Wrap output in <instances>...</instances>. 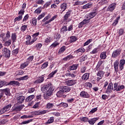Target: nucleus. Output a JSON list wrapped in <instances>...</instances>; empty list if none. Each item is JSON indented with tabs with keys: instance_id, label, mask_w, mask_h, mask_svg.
Returning a JSON list of instances; mask_svg holds the SVG:
<instances>
[{
	"instance_id": "nucleus-7",
	"label": "nucleus",
	"mask_w": 125,
	"mask_h": 125,
	"mask_svg": "<svg viewBox=\"0 0 125 125\" xmlns=\"http://www.w3.org/2000/svg\"><path fill=\"white\" fill-rule=\"evenodd\" d=\"M47 110H38L35 111L34 112H32L33 116H40V115H44V114H46L47 113Z\"/></svg>"
},
{
	"instance_id": "nucleus-60",
	"label": "nucleus",
	"mask_w": 125,
	"mask_h": 125,
	"mask_svg": "<svg viewBox=\"0 0 125 125\" xmlns=\"http://www.w3.org/2000/svg\"><path fill=\"white\" fill-rule=\"evenodd\" d=\"M55 39H56L57 41H59V39H61V35H60L59 33H57L55 37Z\"/></svg>"
},
{
	"instance_id": "nucleus-37",
	"label": "nucleus",
	"mask_w": 125,
	"mask_h": 125,
	"mask_svg": "<svg viewBox=\"0 0 125 125\" xmlns=\"http://www.w3.org/2000/svg\"><path fill=\"white\" fill-rule=\"evenodd\" d=\"M65 50L66 47H65V46L62 47L59 50L58 54H61V53H63V52H64Z\"/></svg>"
},
{
	"instance_id": "nucleus-64",
	"label": "nucleus",
	"mask_w": 125,
	"mask_h": 125,
	"mask_svg": "<svg viewBox=\"0 0 125 125\" xmlns=\"http://www.w3.org/2000/svg\"><path fill=\"white\" fill-rule=\"evenodd\" d=\"M51 3H52L51 1L47 2H46V3H45V4L44 5V7H48V6H49V5H50V4H51Z\"/></svg>"
},
{
	"instance_id": "nucleus-26",
	"label": "nucleus",
	"mask_w": 125,
	"mask_h": 125,
	"mask_svg": "<svg viewBox=\"0 0 125 125\" xmlns=\"http://www.w3.org/2000/svg\"><path fill=\"white\" fill-rule=\"evenodd\" d=\"M98 118H92L88 121V123L90 125H94L96 122V121H98Z\"/></svg>"
},
{
	"instance_id": "nucleus-63",
	"label": "nucleus",
	"mask_w": 125,
	"mask_h": 125,
	"mask_svg": "<svg viewBox=\"0 0 125 125\" xmlns=\"http://www.w3.org/2000/svg\"><path fill=\"white\" fill-rule=\"evenodd\" d=\"M35 91V88H29L28 90V93H33Z\"/></svg>"
},
{
	"instance_id": "nucleus-15",
	"label": "nucleus",
	"mask_w": 125,
	"mask_h": 125,
	"mask_svg": "<svg viewBox=\"0 0 125 125\" xmlns=\"http://www.w3.org/2000/svg\"><path fill=\"white\" fill-rule=\"evenodd\" d=\"M121 54V50L119 49L114 51L112 54V58H117Z\"/></svg>"
},
{
	"instance_id": "nucleus-33",
	"label": "nucleus",
	"mask_w": 125,
	"mask_h": 125,
	"mask_svg": "<svg viewBox=\"0 0 125 125\" xmlns=\"http://www.w3.org/2000/svg\"><path fill=\"white\" fill-rule=\"evenodd\" d=\"M3 85H8V83L5 81H0V87H2Z\"/></svg>"
},
{
	"instance_id": "nucleus-44",
	"label": "nucleus",
	"mask_w": 125,
	"mask_h": 125,
	"mask_svg": "<svg viewBox=\"0 0 125 125\" xmlns=\"http://www.w3.org/2000/svg\"><path fill=\"white\" fill-rule=\"evenodd\" d=\"M18 52H19V48H17L16 49L13 50L12 51V53L13 55H17L18 54Z\"/></svg>"
},
{
	"instance_id": "nucleus-55",
	"label": "nucleus",
	"mask_w": 125,
	"mask_h": 125,
	"mask_svg": "<svg viewBox=\"0 0 125 125\" xmlns=\"http://www.w3.org/2000/svg\"><path fill=\"white\" fill-rule=\"evenodd\" d=\"M27 25H23L21 27V31H22V32H25L27 29Z\"/></svg>"
},
{
	"instance_id": "nucleus-35",
	"label": "nucleus",
	"mask_w": 125,
	"mask_h": 125,
	"mask_svg": "<svg viewBox=\"0 0 125 125\" xmlns=\"http://www.w3.org/2000/svg\"><path fill=\"white\" fill-rule=\"evenodd\" d=\"M63 91L61 90V89H60V90L57 92L56 95L58 97H62L63 96Z\"/></svg>"
},
{
	"instance_id": "nucleus-12",
	"label": "nucleus",
	"mask_w": 125,
	"mask_h": 125,
	"mask_svg": "<svg viewBox=\"0 0 125 125\" xmlns=\"http://www.w3.org/2000/svg\"><path fill=\"white\" fill-rule=\"evenodd\" d=\"M60 12L61 14L67 9V3H62L60 5Z\"/></svg>"
},
{
	"instance_id": "nucleus-28",
	"label": "nucleus",
	"mask_w": 125,
	"mask_h": 125,
	"mask_svg": "<svg viewBox=\"0 0 125 125\" xmlns=\"http://www.w3.org/2000/svg\"><path fill=\"white\" fill-rule=\"evenodd\" d=\"M11 37L13 42H16V40H17V35H16V33H12Z\"/></svg>"
},
{
	"instance_id": "nucleus-41",
	"label": "nucleus",
	"mask_w": 125,
	"mask_h": 125,
	"mask_svg": "<svg viewBox=\"0 0 125 125\" xmlns=\"http://www.w3.org/2000/svg\"><path fill=\"white\" fill-rule=\"evenodd\" d=\"M37 19H36V18L32 19L31 23L33 25V26H37Z\"/></svg>"
},
{
	"instance_id": "nucleus-57",
	"label": "nucleus",
	"mask_w": 125,
	"mask_h": 125,
	"mask_svg": "<svg viewBox=\"0 0 125 125\" xmlns=\"http://www.w3.org/2000/svg\"><path fill=\"white\" fill-rule=\"evenodd\" d=\"M85 85L86 87H89V88H91V87H92V84L89 82L86 83H85Z\"/></svg>"
},
{
	"instance_id": "nucleus-23",
	"label": "nucleus",
	"mask_w": 125,
	"mask_h": 125,
	"mask_svg": "<svg viewBox=\"0 0 125 125\" xmlns=\"http://www.w3.org/2000/svg\"><path fill=\"white\" fill-rule=\"evenodd\" d=\"M29 64H30V62H27V61L21 63L20 65V69H25V68H26V67H27V66H28Z\"/></svg>"
},
{
	"instance_id": "nucleus-27",
	"label": "nucleus",
	"mask_w": 125,
	"mask_h": 125,
	"mask_svg": "<svg viewBox=\"0 0 125 125\" xmlns=\"http://www.w3.org/2000/svg\"><path fill=\"white\" fill-rule=\"evenodd\" d=\"M104 75H105V72L103 70H99L97 73V76L100 78H103Z\"/></svg>"
},
{
	"instance_id": "nucleus-38",
	"label": "nucleus",
	"mask_w": 125,
	"mask_h": 125,
	"mask_svg": "<svg viewBox=\"0 0 125 125\" xmlns=\"http://www.w3.org/2000/svg\"><path fill=\"white\" fill-rule=\"evenodd\" d=\"M10 32L9 31H7L5 35V41H6V40H9V39H10Z\"/></svg>"
},
{
	"instance_id": "nucleus-17",
	"label": "nucleus",
	"mask_w": 125,
	"mask_h": 125,
	"mask_svg": "<svg viewBox=\"0 0 125 125\" xmlns=\"http://www.w3.org/2000/svg\"><path fill=\"white\" fill-rule=\"evenodd\" d=\"M71 16V11H68L66 13L64 16V21H66V22H68L69 21H71L70 19H68L69 17Z\"/></svg>"
},
{
	"instance_id": "nucleus-1",
	"label": "nucleus",
	"mask_w": 125,
	"mask_h": 125,
	"mask_svg": "<svg viewBox=\"0 0 125 125\" xmlns=\"http://www.w3.org/2000/svg\"><path fill=\"white\" fill-rule=\"evenodd\" d=\"M41 91L43 94L44 99L45 100L48 99L50 96L52 95L53 91H54V88L53 85L51 83L43 85L41 87Z\"/></svg>"
},
{
	"instance_id": "nucleus-49",
	"label": "nucleus",
	"mask_w": 125,
	"mask_h": 125,
	"mask_svg": "<svg viewBox=\"0 0 125 125\" xmlns=\"http://www.w3.org/2000/svg\"><path fill=\"white\" fill-rule=\"evenodd\" d=\"M22 18H23V17L19 15L18 17L15 18L14 20V21L16 22V21H20V20H22Z\"/></svg>"
},
{
	"instance_id": "nucleus-4",
	"label": "nucleus",
	"mask_w": 125,
	"mask_h": 125,
	"mask_svg": "<svg viewBox=\"0 0 125 125\" xmlns=\"http://www.w3.org/2000/svg\"><path fill=\"white\" fill-rule=\"evenodd\" d=\"M25 39L27 40L25 42V44L26 45H31V44H33V43L35 42L36 41H37V40L36 39H33L31 42H30L31 39H32V37L30 35H26Z\"/></svg>"
},
{
	"instance_id": "nucleus-50",
	"label": "nucleus",
	"mask_w": 125,
	"mask_h": 125,
	"mask_svg": "<svg viewBox=\"0 0 125 125\" xmlns=\"http://www.w3.org/2000/svg\"><path fill=\"white\" fill-rule=\"evenodd\" d=\"M54 122V117H51L50 118V119L47 121V122L46 124H52Z\"/></svg>"
},
{
	"instance_id": "nucleus-2",
	"label": "nucleus",
	"mask_w": 125,
	"mask_h": 125,
	"mask_svg": "<svg viewBox=\"0 0 125 125\" xmlns=\"http://www.w3.org/2000/svg\"><path fill=\"white\" fill-rule=\"evenodd\" d=\"M124 88H125V85H119L118 83H115L113 85V83H109L107 86L106 91V93L109 94V93H111V92H112V91L113 90L114 91L116 90V91H121V90H122V89H124Z\"/></svg>"
},
{
	"instance_id": "nucleus-16",
	"label": "nucleus",
	"mask_w": 125,
	"mask_h": 125,
	"mask_svg": "<svg viewBox=\"0 0 125 125\" xmlns=\"http://www.w3.org/2000/svg\"><path fill=\"white\" fill-rule=\"evenodd\" d=\"M125 64V60L124 59L120 60V63H119V70L120 71H123L124 70V68Z\"/></svg>"
},
{
	"instance_id": "nucleus-36",
	"label": "nucleus",
	"mask_w": 125,
	"mask_h": 125,
	"mask_svg": "<svg viewBox=\"0 0 125 125\" xmlns=\"http://www.w3.org/2000/svg\"><path fill=\"white\" fill-rule=\"evenodd\" d=\"M23 74H24V71L21 69L17 70L15 73V74L16 75V76H20L21 75H23Z\"/></svg>"
},
{
	"instance_id": "nucleus-14",
	"label": "nucleus",
	"mask_w": 125,
	"mask_h": 125,
	"mask_svg": "<svg viewBox=\"0 0 125 125\" xmlns=\"http://www.w3.org/2000/svg\"><path fill=\"white\" fill-rule=\"evenodd\" d=\"M25 97L24 96H20L17 98V105H19V104H22L23 102L25 101Z\"/></svg>"
},
{
	"instance_id": "nucleus-11",
	"label": "nucleus",
	"mask_w": 125,
	"mask_h": 125,
	"mask_svg": "<svg viewBox=\"0 0 125 125\" xmlns=\"http://www.w3.org/2000/svg\"><path fill=\"white\" fill-rule=\"evenodd\" d=\"M79 67V64H73L68 66V72H71V71H74L77 70Z\"/></svg>"
},
{
	"instance_id": "nucleus-39",
	"label": "nucleus",
	"mask_w": 125,
	"mask_h": 125,
	"mask_svg": "<svg viewBox=\"0 0 125 125\" xmlns=\"http://www.w3.org/2000/svg\"><path fill=\"white\" fill-rule=\"evenodd\" d=\"M54 106V104H53L48 103L47 104L46 107L47 109H52Z\"/></svg>"
},
{
	"instance_id": "nucleus-52",
	"label": "nucleus",
	"mask_w": 125,
	"mask_h": 125,
	"mask_svg": "<svg viewBox=\"0 0 125 125\" xmlns=\"http://www.w3.org/2000/svg\"><path fill=\"white\" fill-rule=\"evenodd\" d=\"M68 104L66 103H61L60 107H64V108H67L68 107Z\"/></svg>"
},
{
	"instance_id": "nucleus-62",
	"label": "nucleus",
	"mask_w": 125,
	"mask_h": 125,
	"mask_svg": "<svg viewBox=\"0 0 125 125\" xmlns=\"http://www.w3.org/2000/svg\"><path fill=\"white\" fill-rule=\"evenodd\" d=\"M28 19H29V15L27 14L23 18L22 21L26 22V21H27V20H28Z\"/></svg>"
},
{
	"instance_id": "nucleus-25",
	"label": "nucleus",
	"mask_w": 125,
	"mask_h": 125,
	"mask_svg": "<svg viewBox=\"0 0 125 125\" xmlns=\"http://www.w3.org/2000/svg\"><path fill=\"white\" fill-rule=\"evenodd\" d=\"M57 18V15L54 16L51 19H50L49 21H46L43 25H47V24H49L50 22H52L55 19H56Z\"/></svg>"
},
{
	"instance_id": "nucleus-46",
	"label": "nucleus",
	"mask_w": 125,
	"mask_h": 125,
	"mask_svg": "<svg viewBox=\"0 0 125 125\" xmlns=\"http://www.w3.org/2000/svg\"><path fill=\"white\" fill-rule=\"evenodd\" d=\"M103 64V61H99L98 62V64L96 66L97 70H98L99 68H100V66Z\"/></svg>"
},
{
	"instance_id": "nucleus-42",
	"label": "nucleus",
	"mask_w": 125,
	"mask_h": 125,
	"mask_svg": "<svg viewBox=\"0 0 125 125\" xmlns=\"http://www.w3.org/2000/svg\"><path fill=\"white\" fill-rule=\"evenodd\" d=\"M85 51V49L83 47H81V48L78 49L76 51V52H77V53H80V52L83 53V52H84Z\"/></svg>"
},
{
	"instance_id": "nucleus-30",
	"label": "nucleus",
	"mask_w": 125,
	"mask_h": 125,
	"mask_svg": "<svg viewBox=\"0 0 125 125\" xmlns=\"http://www.w3.org/2000/svg\"><path fill=\"white\" fill-rule=\"evenodd\" d=\"M92 6V3L91 2L88 3L83 6V9H87V8H90Z\"/></svg>"
},
{
	"instance_id": "nucleus-32",
	"label": "nucleus",
	"mask_w": 125,
	"mask_h": 125,
	"mask_svg": "<svg viewBox=\"0 0 125 125\" xmlns=\"http://www.w3.org/2000/svg\"><path fill=\"white\" fill-rule=\"evenodd\" d=\"M70 39V42H75L78 41V38L74 36H71Z\"/></svg>"
},
{
	"instance_id": "nucleus-22",
	"label": "nucleus",
	"mask_w": 125,
	"mask_h": 125,
	"mask_svg": "<svg viewBox=\"0 0 125 125\" xmlns=\"http://www.w3.org/2000/svg\"><path fill=\"white\" fill-rule=\"evenodd\" d=\"M24 108V105L22 104H21L20 105L17 106H14L13 108V111H16V112L19 111L20 112L21 110H22Z\"/></svg>"
},
{
	"instance_id": "nucleus-53",
	"label": "nucleus",
	"mask_w": 125,
	"mask_h": 125,
	"mask_svg": "<svg viewBox=\"0 0 125 125\" xmlns=\"http://www.w3.org/2000/svg\"><path fill=\"white\" fill-rule=\"evenodd\" d=\"M92 41H93L92 39H89L84 43V46H85L86 45H88V44H89V43H91Z\"/></svg>"
},
{
	"instance_id": "nucleus-18",
	"label": "nucleus",
	"mask_w": 125,
	"mask_h": 125,
	"mask_svg": "<svg viewBox=\"0 0 125 125\" xmlns=\"http://www.w3.org/2000/svg\"><path fill=\"white\" fill-rule=\"evenodd\" d=\"M120 64V62H119V60H116L115 62L114 63V68L115 70V72L117 73L119 71V65Z\"/></svg>"
},
{
	"instance_id": "nucleus-31",
	"label": "nucleus",
	"mask_w": 125,
	"mask_h": 125,
	"mask_svg": "<svg viewBox=\"0 0 125 125\" xmlns=\"http://www.w3.org/2000/svg\"><path fill=\"white\" fill-rule=\"evenodd\" d=\"M34 98H35V95H32L29 96L27 98H26L25 101L26 102H29V101H32Z\"/></svg>"
},
{
	"instance_id": "nucleus-47",
	"label": "nucleus",
	"mask_w": 125,
	"mask_h": 125,
	"mask_svg": "<svg viewBox=\"0 0 125 125\" xmlns=\"http://www.w3.org/2000/svg\"><path fill=\"white\" fill-rule=\"evenodd\" d=\"M80 120H81V121L82 122H84V123H87V122H88V118L86 117H82L80 118Z\"/></svg>"
},
{
	"instance_id": "nucleus-21",
	"label": "nucleus",
	"mask_w": 125,
	"mask_h": 125,
	"mask_svg": "<svg viewBox=\"0 0 125 125\" xmlns=\"http://www.w3.org/2000/svg\"><path fill=\"white\" fill-rule=\"evenodd\" d=\"M1 91L2 92H4L6 96H10L11 95V93H10V89H9V88L3 89Z\"/></svg>"
},
{
	"instance_id": "nucleus-40",
	"label": "nucleus",
	"mask_w": 125,
	"mask_h": 125,
	"mask_svg": "<svg viewBox=\"0 0 125 125\" xmlns=\"http://www.w3.org/2000/svg\"><path fill=\"white\" fill-rule=\"evenodd\" d=\"M67 26H62L61 29L60 33H63L64 34V32H67Z\"/></svg>"
},
{
	"instance_id": "nucleus-29",
	"label": "nucleus",
	"mask_w": 125,
	"mask_h": 125,
	"mask_svg": "<svg viewBox=\"0 0 125 125\" xmlns=\"http://www.w3.org/2000/svg\"><path fill=\"white\" fill-rule=\"evenodd\" d=\"M107 52H103L101 53L100 57L101 59L104 60L106 59L107 57Z\"/></svg>"
},
{
	"instance_id": "nucleus-10",
	"label": "nucleus",
	"mask_w": 125,
	"mask_h": 125,
	"mask_svg": "<svg viewBox=\"0 0 125 125\" xmlns=\"http://www.w3.org/2000/svg\"><path fill=\"white\" fill-rule=\"evenodd\" d=\"M60 89L64 93L65 92H69L71 90V87L68 86H62L60 87Z\"/></svg>"
},
{
	"instance_id": "nucleus-51",
	"label": "nucleus",
	"mask_w": 125,
	"mask_h": 125,
	"mask_svg": "<svg viewBox=\"0 0 125 125\" xmlns=\"http://www.w3.org/2000/svg\"><path fill=\"white\" fill-rule=\"evenodd\" d=\"M5 36V33H2L0 35V39H2V41L3 42H5V37L4 38Z\"/></svg>"
},
{
	"instance_id": "nucleus-3",
	"label": "nucleus",
	"mask_w": 125,
	"mask_h": 125,
	"mask_svg": "<svg viewBox=\"0 0 125 125\" xmlns=\"http://www.w3.org/2000/svg\"><path fill=\"white\" fill-rule=\"evenodd\" d=\"M11 104H9L7 105L4 106L3 108L0 110V115H2V114H4V113H6V112H8L11 108Z\"/></svg>"
},
{
	"instance_id": "nucleus-61",
	"label": "nucleus",
	"mask_w": 125,
	"mask_h": 125,
	"mask_svg": "<svg viewBox=\"0 0 125 125\" xmlns=\"http://www.w3.org/2000/svg\"><path fill=\"white\" fill-rule=\"evenodd\" d=\"M36 3L37 4H41L42 5V4H43V3H44V1H43V0H38L36 2Z\"/></svg>"
},
{
	"instance_id": "nucleus-19",
	"label": "nucleus",
	"mask_w": 125,
	"mask_h": 125,
	"mask_svg": "<svg viewBox=\"0 0 125 125\" xmlns=\"http://www.w3.org/2000/svg\"><path fill=\"white\" fill-rule=\"evenodd\" d=\"M80 96L83 98H89L90 96L86 92L83 91L80 93Z\"/></svg>"
},
{
	"instance_id": "nucleus-9",
	"label": "nucleus",
	"mask_w": 125,
	"mask_h": 125,
	"mask_svg": "<svg viewBox=\"0 0 125 125\" xmlns=\"http://www.w3.org/2000/svg\"><path fill=\"white\" fill-rule=\"evenodd\" d=\"M77 80H70L65 81V83L68 85V86H72L77 83Z\"/></svg>"
},
{
	"instance_id": "nucleus-8",
	"label": "nucleus",
	"mask_w": 125,
	"mask_h": 125,
	"mask_svg": "<svg viewBox=\"0 0 125 125\" xmlns=\"http://www.w3.org/2000/svg\"><path fill=\"white\" fill-rule=\"evenodd\" d=\"M43 81H44V75H42L40 77H38L37 80L34 82V83H35V84L42 83H43Z\"/></svg>"
},
{
	"instance_id": "nucleus-45",
	"label": "nucleus",
	"mask_w": 125,
	"mask_h": 125,
	"mask_svg": "<svg viewBox=\"0 0 125 125\" xmlns=\"http://www.w3.org/2000/svg\"><path fill=\"white\" fill-rule=\"evenodd\" d=\"M58 70H55V71L52 72L49 75V78H53V76L57 73Z\"/></svg>"
},
{
	"instance_id": "nucleus-34",
	"label": "nucleus",
	"mask_w": 125,
	"mask_h": 125,
	"mask_svg": "<svg viewBox=\"0 0 125 125\" xmlns=\"http://www.w3.org/2000/svg\"><path fill=\"white\" fill-rule=\"evenodd\" d=\"M74 57H73V55H69L65 57H64L63 59V61H68V60H70V59H73Z\"/></svg>"
},
{
	"instance_id": "nucleus-58",
	"label": "nucleus",
	"mask_w": 125,
	"mask_h": 125,
	"mask_svg": "<svg viewBox=\"0 0 125 125\" xmlns=\"http://www.w3.org/2000/svg\"><path fill=\"white\" fill-rule=\"evenodd\" d=\"M51 17V16L50 15L47 16L44 18L43 20H42V22H45V21H47V20H48V19H50Z\"/></svg>"
},
{
	"instance_id": "nucleus-48",
	"label": "nucleus",
	"mask_w": 125,
	"mask_h": 125,
	"mask_svg": "<svg viewBox=\"0 0 125 125\" xmlns=\"http://www.w3.org/2000/svg\"><path fill=\"white\" fill-rule=\"evenodd\" d=\"M10 44H11V40H9L4 43L5 46H9Z\"/></svg>"
},
{
	"instance_id": "nucleus-56",
	"label": "nucleus",
	"mask_w": 125,
	"mask_h": 125,
	"mask_svg": "<svg viewBox=\"0 0 125 125\" xmlns=\"http://www.w3.org/2000/svg\"><path fill=\"white\" fill-rule=\"evenodd\" d=\"M59 42H55L51 45V47H56L57 45H59Z\"/></svg>"
},
{
	"instance_id": "nucleus-5",
	"label": "nucleus",
	"mask_w": 125,
	"mask_h": 125,
	"mask_svg": "<svg viewBox=\"0 0 125 125\" xmlns=\"http://www.w3.org/2000/svg\"><path fill=\"white\" fill-rule=\"evenodd\" d=\"M2 51L3 55L5 58H9L10 57V50H9V49L4 47Z\"/></svg>"
},
{
	"instance_id": "nucleus-13",
	"label": "nucleus",
	"mask_w": 125,
	"mask_h": 125,
	"mask_svg": "<svg viewBox=\"0 0 125 125\" xmlns=\"http://www.w3.org/2000/svg\"><path fill=\"white\" fill-rule=\"evenodd\" d=\"M116 6H117V3H112V4L109 5L106 10L107 11H113V10H115V8H116Z\"/></svg>"
},
{
	"instance_id": "nucleus-59",
	"label": "nucleus",
	"mask_w": 125,
	"mask_h": 125,
	"mask_svg": "<svg viewBox=\"0 0 125 125\" xmlns=\"http://www.w3.org/2000/svg\"><path fill=\"white\" fill-rule=\"evenodd\" d=\"M41 12H42V9L41 8H38L34 11V13L36 14H40Z\"/></svg>"
},
{
	"instance_id": "nucleus-24",
	"label": "nucleus",
	"mask_w": 125,
	"mask_h": 125,
	"mask_svg": "<svg viewBox=\"0 0 125 125\" xmlns=\"http://www.w3.org/2000/svg\"><path fill=\"white\" fill-rule=\"evenodd\" d=\"M82 79L83 81H87V80L89 79V73H85V74H84L83 75Z\"/></svg>"
},
{
	"instance_id": "nucleus-43",
	"label": "nucleus",
	"mask_w": 125,
	"mask_h": 125,
	"mask_svg": "<svg viewBox=\"0 0 125 125\" xmlns=\"http://www.w3.org/2000/svg\"><path fill=\"white\" fill-rule=\"evenodd\" d=\"M84 4V2L78 0L75 2V3L74 4V5H82Z\"/></svg>"
},
{
	"instance_id": "nucleus-6",
	"label": "nucleus",
	"mask_w": 125,
	"mask_h": 125,
	"mask_svg": "<svg viewBox=\"0 0 125 125\" xmlns=\"http://www.w3.org/2000/svg\"><path fill=\"white\" fill-rule=\"evenodd\" d=\"M97 15V12L94 11L89 13L88 14L85 15L86 19H88V20H90V19H92V18H94L95 16Z\"/></svg>"
},
{
	"instance_id": "nucleus-54",
	"label": "nucleus",
	"mask_w": 125,
	"mask_h": 125,
	"mask_svg": "<svg viewBox=\"0 0 125 125\" xmlns=\"http://www.w3.org/2000/svg\"><path fill=\"white\" fill-rule=\"evenodd\" d=\"M85 71H86V66H83L81 68L80 72L82 74H83V73H85Z\"/></svg>"
},
{
	"instance_id": "nucleus-20",
	"label": "nucleus",
	"mask_w": 125,
	"mask_h": 125,
	"mask_svg": "<svg viewBox=\"0 0 125 125\" xmlns=\"http://www.w3.org/2000/svg\"><path fill=\"white\" fill-rule=\"evenodd\" d=\"M8 85H16V86H19L20 83L18 81H11L9 83H8Z\"/></svg>"
}]
</instances>
